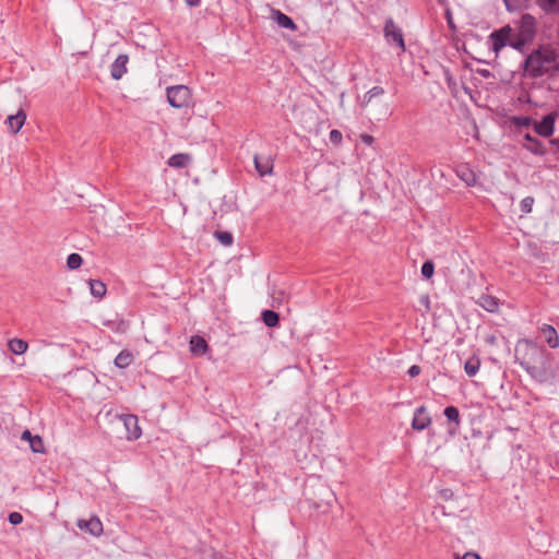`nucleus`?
<instances>
[{"label": "nucleus", "instance_id": "obj_23", "mask_svg": "<svg viewBox=\"0 0 559 559\" xmlns=\"http://www.w3.org/2000/svg\"><path fill=\"white\" fill-rule=\"evenodd\" d=\"M480 368V359L477 356H472L464 364V370L467 376L474 377Z\"/></svg>", "mask_w": 559, "mask_h": 559}, {"label": "nucleus", "instance_id": "obj_4", "mask_svg": "<svg viewBox=\"0 0 559 559\" xmlns=\"http://www.w3.org/2000/svg\"><path fill=\"white\" fill-rule=\"evenodd\" d=\"M384 36L389 44H395L403 51L405 50L403 33L392 19H389L385 22Z\"/></svg>", "mask_w": 559, "mask_h": 559}, {"label": "nucleus", "instance_id": "obj_34", "mask_svg": "<svg viewBox=\"0 0 559 559\" xmlns=\"http://www.w3.org/2000/svg\"><path fill=\"white\" fill-rule=\"evenodd\" d=\"M533 204H534V198H532V197L524 198L521 201V211H522V213H524V214L531 213L532 209H533Z\"/></svg>", "mask_w": 559, "mask_h": 559}, {"label": "nucleus", "instance_id": "obj_8", "mask_svg": "<svg viewBox=\"0 0 559 559\" xmlns=\"http://www.w3.org/2000/svg\"><path fill=\"white\" fill-rule=\"evenodd\" d=\"M510 33H511V28L509 26H507L499 31H495L493 33L490 34L489 37L491 40V46L496 52H498L500 49H502L507 45Z\"/></svg>", "mask_w": 559, "mask_h": 559}, {"label": "nucleus", "instance_id": "obj_28", "mask_svg": "<svg viewBox=\"0 0 559 559\" xmlns=\"http://www.w3.org/2000/svg\"><path fill=\"white\" fill-rule=\"evenodd\" d=\"M384 94V90L381 86H373L370 88L365 95L361 103V106H367L374 97L381 96Z\"/></svg>", "mask_w": 559, "mask_h": 559}, {"label": "nucleus", "instance_id": "obj_40", "mask_svg": "<svg viewBox=\"0 0 559 559\" xmlns=\"http://www.w3.org/2000/svg\"><path fill=\"white\" fill-rule=\"evenodd\" d=\"M34 438V436L29 432V430H24L22 433V439L27 440L28 442Z\"/></svg>", "mask_w": 559, "mask_h": 559}, {"label": "nucleus", "instance_id": "obj_42", "mask_svg": "<svg viewBox=\"0 0 559 559\" xmlns=\"http://www.w3.org/2000/svg\"><path fill=\"white\" fill-rule=\"evenodd\" d=\"M362 140L367 143H370L372 141V136L371 135H364L362 136Z\"/></svg>", "mask_w": 559, "mask_h": 559}, {"label": "nucleus", "instance_id": "obj_36", "mask_svg": "<svg viewBox=\"0 0 559 559\" xmlns=\"http://www.w3.org/2000/svg\"><path fill=\"white\" fill-rule=\"evenodd\" d=\"M513 123L518 127H528L531 124V118L524 116L514 117Z\"/></svg>", "mask_w": 559, "mask_h": 559}, {"label": "nucleus", "instance_id": "obj_21", "mask_svg": "<svg viewBox=\"0 0 559 559\" xmlns=\"http://www.w3.org/2000/svg\"><path fill=\"white\" fill-rule=\"evenodd\" d=\"M133 361V355L129 350H121L115 358V366L124 369Z\"/></svg>", "mask_w": 559, "mask_h": 559}, {"label": "nucleus", "instance_id": "obj_16", "mask_svg": "<svg viewBox=\"0 0 559 559\" xmlns=\"http://www.w3.org/2000/svg\"><path fill=\"white\" fill-rule=\"evenodd\" d=\"M209 349L206 341L199 335H194L190 340V350L195 356H202Z\"/></svg>", "mask_w": 559, "mask_h": 559}, {"label": "nucleus", "instance_id": "obj_39", "mask_svg": "<svg viewBox=\"0 0 559 559\" xmlns=\"http://www.w3.org/2000/svg\"><path fill=\"white\" fill-rule=\"evenodd\" d=\"M456 559H480V557L475 552H466L463 557H457Z\"/></svg>", "mask_w": 559, "mask_h": 559}, {"label": "nucleus", "instance_id": "obj_20", "mask_svg": "<svg viewBox=\"0 0 559 559\" xmlns=\"http://www.w3.org/2000/svg\"><path fill=\"white\" fill-rule=\"evenodd\" d=\"M524 139L525 143L523 145L530 152L540 155L546 153L545 143L539 142L538 140L532 138L530 134H526Z\"/></svg>", "mask_w": 559, "mask_h": 559}, {"label": "nucleus", "instance_id": "obj_12", "mask_svg": "<svg viewBox=\"0 0 559 559\" xmlns=\"http://www.w3.org/2000/svg\"><path fill=\"white\" fill-rule=\"evenodd\" d=\"M555 117L552 114L544 117L542 121L535 123V131L537 134L548 138L554 132Z\"/></svg>", "mask_w": 559, "mask_h": 559}, {"label": "nucleus", "instance_id": "obj_5", "mask_svg": "<svg viewBox=\"0 0 559 559\" xmlns=\"http://www.w3.org/2000/svg\"><path fill=\"white\" fill-rule=\"evenodd\" d=\"M432 423V418L429 415L427 407L421 405L417 407L414 412V417L412 420V428L417 431H423L427 429Z\"/></svg>", "mask_w": 559, "mask_h": 559}, {"label": "nucleus", "instance_id": "obj_9", "mask_svg": "<svg viewBox=\"0 0 559 559\" xmlns=\"http://www.w3.org/2000/svg\"><path fill=\"white\" fill-rule=\"evenodd\" d=\"M521 34L523 39H531L536 32V20L531 14H524L520 22Z\"/></svg>", "mask_w": 559, "mask_h": 559}, {"label": "nucleus", "instance_id": "obj_41", "mask_svg": "<svg viewBox=\"0 0 559 559\" xmlns=\"http://www.w3.org/2000/svg\"><path fill=\"white\" fill-rule=\"evenodd\" d=\"M189 7H197L200 4V0H185Z\"/></svg>", "mask_w": 559, "mask_h": 559}, {"label": "nucleus", "instance_id": "obj_1", "mask_svg": "<svg viewBox=\"0 0 559 559\" xmlns=\"http://www.w3.org/2000/svg\"><path fill=\"white\" fill-rule=\"evenodd\" d=\"M515 359L532 376L546 370L547 360L546 352L537 344L521 340L518 342L515 349Z\"/></svg>", "mask_w": 559, "mask_h": 559}, {"label": "nucleus", "instance_id": "obj_18", "mask_svg": "<svg viewBox=\"0 0 559 559\" xmlns=\"http://www.w3.org/2000/svg\"><path fill=\"white\" fill-rule=\"evenodd\" d=\"M478 305L488 312H497L499 309L500 300L491 295L483 294L478 299Z\"/></svg>", "mask_w": 559, "mask_h": 559}, {"label": "nucleus", "instance_id": "obj_7", "mask_svg": "<svg viewBox=\"0 0 559 559\" xmlns=\"http://www.w3.org/2000/svg\"><path fill=\"white\" fill-rule=\"evenodd\" d=\"M76 525L81 531H85L92 536L98 537L103 534V523L97 516H92L88 520L81 519Z\"/></svg>", "mask_w": 559, "mask_h": 559}, {"label": "nucleus", "instance_id": "obj_24", "mask_svg": "<svg viewBox=\"0 0 559 559\" xmlns=\"http://www.w3.org/2000/svg\"><path fill=\"white\" fill-rule=\"evenodd\" d=\"M8 346L10 348V350L13 354H15V355H22L28 348L27 343L25 341L21 340V338H12V340H10L9 343H8Z\"/></svg>", "mask_w": 559, "mask_h": 559}, {"label": "nucleus", "instance_id": "obj_6", "mask_svg": "<svg viewBox=\"0 0 559 559\" xmlns=\"http://www.w3.org/2000/svg\"><path fill=\"white\" fill-rule=\"evenodd\" d=\"M124 428L127 430V438L129 440H136L141 437L142 430L139 426V419L136 416L127 414L121 416Z\"/></svg>", "mask_w": 559, "mask_h": 559}, {"label": "nucleus", "instance_id": "obj_22", "mask_svg": "<svg viewBox=\"0 0 559 559\" xmlns=\"http://www.w3.org/2000/svg\"><path fill=\"white\" fill-rule=\"evenodd\" d=\"M91 294L96 298H103L106 295V285L98 280L88 281Z\"/></svg>", "mask_w": 559, "mask_h": 559}, {"label": "nucleus", "instance_id": "obj_27", "mask_svg": "<svg viewBox=\"0 0 559 559\" xmlns=\"http://www.w3.org/2000/svg\"><path fill=\"white\" fill-rule=\"evenodd\" d=\"M262 320L266 326L274 328L280 322V316L273 310H264L262 312Z\"/></svg>", "mask_w": 559, "mask_h": 559}, {"label": "nucleus", "instance_id": "obj_31", "mask_svg": "<svg viewBox=\"0 0 559 559\" xmlns=\"http://www.w3.org/2000/svg\"><path fill=\"white\" fill-rule=\"evenodd\" d=\"M29 447L35 453H44L45 447L41 438L39 436H34V438L29 441Z\"/></svg>", "mask_w": 559, "mask_h": 559}, {"label": "nucleus", "instance_id": "obj_29", "mask_svg": "<svg viewBox=\"0 0 559 559\" xmlns=\"http://www.w3.org/2000/svg\"><path fill=\"white\" fill-rule=\"evenodd\" d=\"M509 12L519 11L527 7L528 0H503Z\"/></svg>", "mask_w": 559, "mask_h": 559}, {"label": "nucleus", "instance_id": "obj_35", "mask_svg": "<svg viewBox=\"0 0 559 559\" xmlns=\"http://www.w3.org/2000/svg\"><path fill=\"white\" fill-rule=\"evenodd\" d=\"M329 139L332 143L337 145L342 142L343 135H342L341 131L333 129L330 131Z\"/></svg>", "mask_w": 559, "mask_h": 559}, {"label": "nucleus", "instance_id": "obj_43", "mask_svg": "<svg viewBox=\"0 0 559 559\" xmlns=\"http://www.w3.org/2000/svg\"><path fill=\"white\" fill-rule=\"evenodd\" d=\"M329 497L331 498L330 500H328V503L331 502L332 499H334V495L332 492L329 491Z\"/></svg>", "mask_w": 559, "mask_h": 559}, {"label": "nucleus", "instance_id": "obj_30", "mask_svg": "<svg viewBox=\"0 0 559 559\" xmlns=\"http://www.w3.org/2000/svg\"><path fill=\"white\" fill-rule=\"evenodd\" d=\"M83 262L82 257L79 253H71L67 259V265L70 270H76Z\"/></svg>", "mask_w": 559, "mask_h": 559}, {"label": "nucleus", "instance_id": "obj_33", "mask_svg": "<svg viewBox=\"0 0 559 559\" xmlns=\"http://www.w3.org/2000/svg\"><path fill=\"white\" fill-rule=\"evenodd\" d=\"M215 237L224 246H230L233 243V236L228 231H216Z\"/></svg>", "mask_w": 559, "mask_h": 559}, {"label": "nucleus", "instance_id": "obj_37", "mask_svg": "<svg viewBox=\"0 0 559 559\" xmlns=\"http://www.w3.org/2000/svg\"><path fill=\"white\" fill-rule=\"evenodd\" d=\"M8 520L12 525H19L23 522V515L19 512H11Z\"/></svg>", "mask_w": 559, "mask_h": 559}, {"label": "nucleus", "instance_id": "obj_32", "mask_svg": "<svg viewBox=\"0 0 559 559\" xmlns=\"http://www.w3.org/2000/svg\"><path fill=\"white\" fill-rule=\"evenodd\" d=\"M433 272H435V264H433V262L430 261V260L424 262V264L421 265V275H423V277H425L426 280H429V278L432 277Z\"/></svg>", "mask_w": 559, "mask_h": 559}, {"label": "nucleus", "instance_id": "obj_25", "mask_svg": "<svg viewBox=\"0 0 559 559\" xmlns=\"http://www.w3.org/2000/svg\"><path fill=\"white\" fill-rule=\"evenodd\" d=\"M190 162V157L187 154H175L168 159V165L175 168H183Z\"/></svg>", "mask_w": 559, "mask_h": 559}, {"label": "nucleus", "instance_id": "obj_19", "mask_svg": "<svg viewBox=\"0 0 559 559\" xmlns=\"http://www.w3.org/2000/svg\"><path fill=\"white\" fill-rule=\"evenodd\" d=\"M25 119L26 116L23 110H20L16 115L9 116L7 122L10 131L14 134L17 133L24 126Z\"/></svg>", "mask_w": 559, "mask_h": 559}, {"label": "nucleus", "instance_id": "obj_10", "mask_svg": "<svg viewBox=\"0 0 559 559\" xmlns=\"http://www.w3.org/2000/svg\"><path fill=\"white\" fill-rule=\"evenodd\" d=\"M129 56L126 53L119 55L110 67V74L114 80H120L127 72V64Z\"/></svg>", "mask_w": 559, "mask_h": 559}, {"label": "nucleus", "instance_id": "obj_11", "mask_svg": "<svg viewBox=\"0 0 559 559\" xmlns=\"http://www.w3.org/2000/svg\"><path fill=\"white\" fill-rule=\"evenodd\" d=\"M539 335L550 347L556 348L559 345L558 333L552 325L543 324L539 328Z\"/></svg>", "mask_w": 559, "mask_h": 559}, {"label": "nucleus", "instance_id": "obj_2", "mask_svg": "<svg viewBox=\"0 0 559 559\" xmlns=\"http://www.w3.org/2000/svg\"><path fill=\"white\" fill-rule=\"evenodd\" d=\"M559 61L556 50L549 46H543L525 60V71L534 76H542L558 70Z\"/></svg>", "mask_w": 559, "mask_h": 559}, {"label": "nucleus", "instance_id": "obj_15", "mask_svg": "<svg viewBox=\"0 0 559 559\" xmlns=\"http://www.w3.org/2000/svg\"><path fill=\"white\" fill-rule=\"evenodd\" d=\"M255 170L259 173L260 176L270 175L273 170V162L271 158L265 157L261 158L258 155H254L253 158Z\"/></svg>", "mask_w": 559, "mask_h": 559}, {"label": "nucleus", "instance_id": "obj_13", "mask_svg": "<svg viewBox=\"0 0 559 559\" xmlns=\"http://www.w3.org/2000/svg\"><path fill=\"white\" fill-rule=\"evenodd\" d=\"M272 17L280 27L296 31L297 26L295 22L280 10H272Z\"/></svg>", "mask_w": 559, "mask_h": 559}, {"label": "nucleus", "instance_id": "obj_26", "mask_svg": "<svg viewBox=\"0 0 559 559\" xmlns=\"http://www.w3.org/2000/svg\"><path fill=\"white\" fill-rule=\"evenodd\" d=\"M536 3L545 13L559 11V0H536Z\"/></svg>", "mask_w": 559, "mask_h": 559}, {"label": "nucleus", "instance_id": "obj_3", "mask_svg": "<svg viewBox=\"0 0 559 559\" xmlns=\"http://www.w3.org/2000/svg\"><path fill=\"white\" fill-rule=\"evenodd\" d=\"M167 100L174 108L189 107L192 102L191 91L186 85H175L167 87Z\"/></svg>", "mask_w": 559, "mask_h": 559}, {"label": "nucleus", "instance_id": "obj_14", "mask_svg": "<svg viewBox=\"0 0 559 559\" xmlns=\"http://www.w3.org/2000/svg\"><path fill=\"white\" fill-rule=\"evenodd\" d=\"M456 175L468 187H473L477 182V178H476L475 173L467 165L459 166L456 168Z\"/></svg>", "mask_w": 559, "mask_h": 559}, {"label": "nucleus", "instance_id": "obj_17", "mask_svg": "<svg viewBox=\"0 0 559 559\" xmlns=\"http://www.w3.org/2000/svg\"><path fill=\"white\" fill-rule=\"evenodd\" d=\"M443 414L450 423L454 424L453 428H449V432L451 435H454L461 424V417H460V412H459L457 407L448 406L444 408Z\"/></svg>", "mask_w": 559, "mask_h": 559}, {"label": "nucleus", "instance_id": "obj_38", "mask_svg": "<svg viewBox=\"0 0 559 559\" xmlns=\"http://www.w3.org/2000/svg\"><path fill=\"white\" fill-rule=\"evenodd\" d=\"M407 373L409 374V377L414 378V377H417L419 373H420V367L417 366V365H413Z\"/></svg>", "mask_w": 559, "mask_h": 559}]
</instances>
